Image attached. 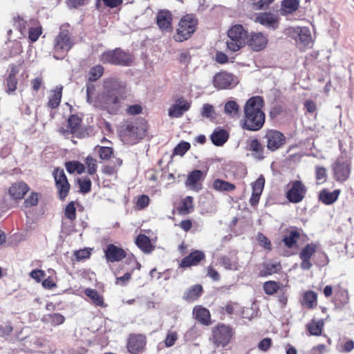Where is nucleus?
<instances>
[{"instance_id": "nucleus-44", "label": "nucleus", "mask_w": 354, "mask_h": 354, "mask_svg": "<svg viewBox=\"0 0 354 354\" xmlns=\"http://www.w3.org/2000/svg\"><path fill=\"white\" fill-rule=\"evenodd\" d=\"M317 247L313 243L306 245L299 254L300 259H310L311 257L315 253Z\"/></svg>"}, {"instance_id": "nucleus-18", "label": "nucleus", "mask_w": 354, "mask_h": 354, "mask_svg": "<svg viewBox=\"0 0 354 354\" xmlns=\"http://www.w3.org/2000/svg\"><path fill=\"white\" fill-rule=\"evenodd\" d=\"M105 256L109 262L120 261L126 257L125 251L113 244H109L105 250Z\"/></svg>"}, {"instance_id": "nucleus-23", "label": "nucleus", "mask_w": 354, "mask_h": 354, "mask_svg": "<svg viewBox=\"0 0 354 354\" xmlns=\"http://www.w3.org/2000/svg\"><path fill=\"white\" fill-rule=\"evenodd\" d=\"M205 255L203 252L199 250H196L192 252L189 256L183 258L180 262V266L183 268H187L192 266L196 265L199 261H201Z\"/></svg>"}, {"instance_id": "nucleus-9", "label": "nucleus", "mask_w": 354, "mask_h": 354, "mask_svg": "<svg viewBox=\"0 0 354 354\" xmlns=\"http://www.w3.org/2000/svg\"><path fill=\"white\" fill-rule=\"evenodd\" d=\"M55 185L60 199H64L68 194L70 185L65 175L64 169L57 168L53 171Z\"/></svg>"}, {"instance_id": "nucleus-10", "label": "nucleus", "mask_w": 354, "mask_h": 354, "mask_svg": "<svg viewBox=\"0 0 354 354\" xmlns=\"http://www.w3.org/2000/svg\"><path fill=\"white\" fill-rule=\"evenodd\" d=\"M264 139H266L268 149L271 151L279 149L286 142L284 135L280 131L273 129L267 131Z\"/></svg>"}, {"instance_id": "nucleus-31", "label": "nucleus", "mask_w": 354, "mask_h": 354, "mask_svg": "<svg viewBox=\"0 0 354 354\" xmlns=\"http://www.w3.org/2000/svg\"><path fill=\"white\" fill-rule=\"evenodd\" d=\"M203 288L201 285H195L187 290L183 295V298L188 301L196 300L201 295Z\"/></svg>"}, {"instance_id": "nucleus-55", "label": "nucleus", "mask_w": 354, "mask_h": 354, "mask_svg": "<svg viewBox=\"0 0 354 354\" xmlns=\"http://www.w3.org/2000/svg\"><path fill=\"white\" fill-rule=\"evenodd\" d=\"M8 92H14L17 89V80L15 75L10 74L6 79Z\"/></svg>"}, {"instance_id": "nucleus-60", "label": "nucleus", "mask_w": 354, "mask_h": 354, "mask_svg": "<svg viewBox=\"0 0 354 354\" xmlns=\"http://www.w3.org/2000/svg\"><path fill=\"white\" fill-rule=\"evenodd\" d=\"M38 203V196L35 192H32L31 194L24 201L26 207L35 206Z\"/></svg>"}, {"instance_id": "nucleus-53", "label": "nucleus", "mask_w": 354, "mask_h": 354, "mask_svg": "<svg viewBox=\"0 0 354 354\" xmlns=\"http://www.w3.org/2000/svg\"><path fill=\"white\" fill-rule=\"evenodd\" d=\"M65 216L70 221L76 218V208L74 202L69 203L65 208Z\"/></svg>"}, {"instance_id": "nucleus-6", "label": "nucleus", "mask_w": 354, "mask_h": 354, "mask_svg": "<svg viewBox=\"0 0 354 354\" xmlns=\"http://www.w3.org/2000/svg\"><path fill=\"white\" fill-rule=\"evenodd\" d=\"M100 61L104 64L128 66L131 65L133 57L131 54L120 48L106 51L102 54Z\"/></svg>"}, {"instance_id": "nucleus-22", "label": "nucleus", "mask_w": 354, "mask_h": 354, "mask_svg": "<svg viewBox=\"0 0 354 354\" xmlns=\"http://www.w3.org/2000/svg\"><path fill=\"white\" fill-rule=\"evenodd\" d=\"M212 143L217 147L223 146L229 138L228 132L220 127H217L210 136Z\"/></svg>"}, {"instance_id": "nucleus-11", "label": "nucleus", "mask_w": 354, "mask_h": 354, "mask_svg": "<svg viewBox=\"0 0 354 354\" xmlns=\"http://www.w3.org/2000/svg\"><path fill=\"white\" fill-rule=\"evenodd\" d=\"M238 83L236 78L231 73L220 72L213 79L214 86L218 89L231 88Z\"/></svg>"}, {"instance_id": "nucleus-32", "label": "nucleus", "mask_w": 354, "mask_h": 354, "mask_svg": "<svg viewBox=\"0 0 354 354\" xmlns=\"http://www.w3.org/2000/svg\"><path fill=\"white\" fill-rule=\"evenodd\" d=\"M136 245L144 252L147 253L151 251V244L150 239L145 234H140L136 239Z\"/></svg>"}, {"instance_id": "nucleus-39", "label": "nucleus", "mask_w": 354, "mask_h": 354, "mask_svg": "<svg viewBox=\"0 0 354 354\" xmlns=\"http://www.w3.org/2000/svg\"><path fill=\"white\" fill-rule=\"evenodd\" d=\"M121 133L122 136H127L131 140H135L138 138V128L131 123L124 125Z\"/></svg>"}, {"instance_id": "nucleus-61", "label": "nucleus", "mask_w": 354, "mask_h": 354, "mask_svg": "<svg viewBox=\"0 0 354 354\" xmlns=\"http://www.w3.org/2000/svg\"><path fill=\"white\" fill-rule=\"evenodd\" d=\"M272 345V339L269 337L263 339L258 344V348L262 351H267Z\"/></svg>"}, {"instance_id": "nucleus-43", "label": "nucleus", "mask_w": 354, "mask_h": 354, "mask_svg": "<svg viewBox=\"0 0 354 354\" xmlns=\"http://www.w3.org/2000/svg\"><path fill=\"white\" fill-rule=\"evenodd\" d=\"M44 319L45 321L50 322L54 326L62 324L65 321V317L59 313L49 314Z\"/></svg>"}, {"instance_id": "nucleus-47", "label": "nucleus", "mask_w": 354, "mask_h": 354, "mask_svg": "<svg viewBox=\"0 0 354 354\" xmlns=\"http://www.w3.org/2000/svg\"><path fill=\"white\" fill-rule=\"evenodd\" d=\"M104 68L101 65H96L92 67L89 72V81L97 80L103 74Z\"/></svg>"}, {"instance_id": "nucleus-28", "label": "nucleus", "mask_w": 354, "mask_h": 354, "mask_svg": "<svg viewBox=\"0 0 354 354\" xmlns=\"http://www.w3.org/2000/svg\"><path fill=\"white\" fill-rule=\"evenodd\" d=\"M299 6V0H283L280 13L283 16L292 14L295 12Z\"/></svg>"}, {"instance_id": "nucleus-15", "label": "nucleus", "mask_w": 354, "mask_h": 354, "mask_svg": "<svg viewBox=\"0 0 354 354\" xmlns=\"http://www.w3.org/2000/svg\"><path fill=\"white\" fill-rule=\"evenodd\" d=\"M190 108V103L183 97H178L168 110L170 118H178L183 116Z\"/></svg>"}, {"instance_id": "nucleus-36", "label": "nucleus", "mask_w": 354, "mask_h": 354, "mask_svg": "<svg viewBox=\"0 0 354 354\" xmlns=\"http://www.w3.org/2000/svg\"><path fill=\"white\" fill-rule=\"evenodd\" d=\"M94 151L98 154L102 160H108L113 153V148L110 146L97 145L94 148Z\"/></svg>"}, {"instance_id": "nucleus-13", "label": "nucleus", "mask_w": 354, "mask_h": 354, "mask_svg": "<svg viewBox=\"0 0 354 354\" xmlns=\"http://www.w3.org/2000/svg\"><path fill=\"white\" fill-rule=\"evenodd\" d=\"M306 192L305 185L300 180H295L286 193V198L291 203H298L304 198Z\"/></svg>"}, {"instance_id": "nucleus-37", "label": "nucleus", "mask_w": 354, "mask_h": 354, "mask_svg": "<svg viewBox=\"0 0 354 354\" xmlns=\"http://www.w3.org/2000/svg\"><path fill=\"white\" fill-rule=\"evenodd\" d=\"M317 295L313 291H307L303 295L301 304L303 306L311 308L316 304Z\"/></svg>"}, {"instance_id": "nucleus-40", "label": "nucleus", "mask_w": 354, "mask_h": 354, "mask_svg": "<svg viewBox=\"0 0 354 354\" xmlns=\"http://www.w3.org/2000/svg\"><path fill=\"white\" fill-rule=\"evenodd\" d=\"M84 294L89 297L92 301L97 306H103V297L95 290L91 288H86Z\"/></svg>"}, {"instance_id": "nucleus-50", "label": "nucleus", "mask_w": 354, "mask_h": 354, "mask_svg": "<svg viewBox=\"0 0 354 354\" xmlns=\"http://www.w3.org/2000/svg\"><path fill=\"white\" fill-rule=\"evenodd\" d=\"M265 184L264 178L261 176L252 184V193L261 194Z\"/></svg>"}, {"instance_id": "nucleus-4", "label": "nucleus", "mask_w": 354, "mask_h": 354, "mask_svg": "<svg viewBox=\"0 0 354 354\" xmlns=\"http://www.w3.org/2000/svg\"><path fill=\"white\" fill-rule=\"evenodd\" d=\"M67 27L66 25L62 26L58 35L55 39L54 57L57 59H62L73 45Z\"/></svg>"}, {"instance_id": "nucleus-34", "label": "nucleus", "mask_w": 354, "mask_h": 354, "mask_svg": "<svg viewBox=\"0 0 354 354\" xmlns=\"http://www.w3.org/2000/svg\"><path fill=\"white\" fill-rule=\"evenodd\" d=\"M80 122L81 119L77 115H72L68 119V127L69 129L62 130L61 131L64 135H66V133L68 132L74 133L78 129Z\"/></svg>"}, {"instance_id": "nucleus-42", "label": "nucleus", "mask_w": 354, "mask_h": 354, "mask_svg": "<svg viewBox=\"0 0 354 354\" xmlns=\"http://www.w3.org/2000/svg\"><path fill=\"white\" fill-rule=\"evenodd\" d=\"M194 209L193 198L192 196H187L183 201L181 205L179 207V212L181 214H188Z\"/></svg>"}, {"instance_id": "nucleus-12", "label": "nucleus", "mask_w": 354, "mask_h": 354, "mask_svg": "<svg viewBox=\"0 0 354 354\" xmlns=\"http://www.w3.org/2000/svg\"><path fill=\"white\" fill-rule=\"evenodd\" d=\"M231 329L225 325H220L213 330V342L217 348L225 347L230 341Z\"/></svg>"}, {"instance_id": "nucleus-54", "label": "nucleus", "mask_w": 354, "mask_h": 354, "mask_svg": "<svg viewBox=\"0 0 354 354\" xmlns=\"http://www.w3.org/2000/svg\"><path fill=\"white\" fill-rule=\"evenodd\" d=\"M85 164L87 167V172L90 175H93L96 172V169H97L96 160L88 156L85 160Z\"/></svg>"}, {"instance_id": "nucleus-29", "label": "nucleus", "mask_w": 354, "mask_h": 354, "mask_svg": "<svg viewBox=\"0 0 354 354\" xmlns=\"http://www.w3.org/2000/svg\"><path fill=\"white\" fill-rule=\"evenodd\" d=\"M63 86L61 85L57 86L52 91V94L49 97L48 106L51 109L57 108L60 103L62 98V92Z\"/></svg>"}, {"instance_id": "nucleus-46", "label": "nucleus", "mask_w": 354, "mask_h": 354, "mask_svg": "<svg viewBox=\"0 0 354 354\" xmlns=\"http://www.w3.org/2000/svg\"><path fill=\"white\" fill-rule=\"evenodd\" d=\"M281 269V264L277 262L267 263L263 266L264 275H270L277 273Z\"/></svg>"}, {"instance_id": "nucleus-19", "label": "nucleus", "mask_w": 354, "mask_h": 354, "mask_svg": "<svg viewBox=\"0 0 354 354\" xmlns=\"http://www.w3.org/2000/svg\"><path fill=\"white\" fill-rule=\"evenodd\" d=\"M159 28L163 32H170L172 30V15L167 10H161L156 18Z\"/></svg>"}, {"instance_id": "nucleus-35", "label": "nucleus", "mask_w": 354, "mask_h": 354, "mask_svg": "<svg viewBox=\"0 0 354 354\" xmlns=\"http://www.w3.org/2000/svg\"><path fill=\"white\" fill-rule=\"evenodd\" d=\"M224 112L232 118H236L239 113V106L234 100L228 101L225 104Z\"/></svg>"}, {"instance_id": "nucleus-63", "label": "nucleus", "mask_w": 354, "mask_h": 354, "mask_svg": "<svg viewBox=\"0 0 354 354\" xmlns=\"http://www.w3.org/2000/svg\"><path fill=\"white\" fill-rule=\"evenodd\" d=\"M131 277V274L126 272L123 276L118 277L116 279V284L125 286L127 284Z\"/></svg>"}, {"instance_id": "nucleus-17", "label": "nucleus", "mask_w": 354, "mask_h": 354, "mask_svg": "<svg viewBox=\"0 0 354 354\" xmlns=\"http://www.w3.org/2000/svg\"><path fill=\"white\" fill-rule=\"evenodd\" d=\"M203 176L202 171L195 169L188 175L185 181V186L194 192H199L202 189L201 180Z\"/></svg>"}, {"instance_id": "nucleus-5", "label": "nucleus", "mask_w": 354, "mask_h": 354, "mask_svg": "<svg viewBox=\"0 0 354 354\" xmlns=\"http://www.w3.org/2000/svg\"><path fill=\"white\" fill-rule=\"evenodd\" d=\"M286 35L294 39L301 50L311 48L313 46L311 33L307 27H290L286 30Z\"/></svg>"}, {"instance_id": "nucleus-51", "label": "nucleus", "mask_w": 354, "mask_h": 354, "mask_svg": "<svg viewBox=\"0 0 354 354\" xmlns=\"http://www.w3.org/2000/svg\"><path fill=\"white\" fill-rule=\"evenodd\" d=\"M122 160L120 158H115V165H107L103 168V172L108 175H113L117 172V169L121 166Z\"/></svg>"}, {"instance_id": "nucleus-64", "label": "nucleus", "mask_w": 354, "mask_h": 354, "mask_svg": "<svg viewBox=\"0 0 354 354\" xmlns=\"http://www.w3.org/2000/svg\"><path fill=\"white\" fill-rule=\"evenodd\" d=\"M258 240L261 245L268 250L271 249V243L263 234H259Z\"/></svg>"}, {"instance_id": "nucleus-14", "label": "nucleus", "mask_w": 354, "mask_h": 354, "mask_svg": "<svg viewBox=\"0 0 354 354\" xmlns=\"http://www.w3.org/2000/svg\"><path fill=\"white\" fill-rule=\"evenodd\" d=\"M146 337L142 334H131L128 339L127 349L131 354H140L145 350Z\"/></svg>"}, {"instance_id": "nucleus-56", "label": "nucleus", "mask_w": 354, "mask_h": 354, "mask_svg": "<svg viewBox=\"0 0 354 354\" xmlns=\"http://www.w3.org/2000/svg\"><path fill=\"white\" fill-rule=\"evenodd\" d=\"M80 190L82 193L86 194L90 192L91 187V181L88 178H82L79 179Z\"/></svg>"}, {"instance_id": "nucleus-21", "label": "nucleus", "mask_w": 354, "mask_h": 354, "mask_svg": "<svg viewBox=\"0 0 354 354\" xmlns=\"http://www.w3.org/2000/svg\"><path fill=\"white\" fill-rule=\"evenodd\" d=\"M29 190L28 185L24 182H18L12 185L9 189V194L13 199H21Z\"/></svg>"}, {"instance_id": "nucleus-3", "label": "nucleus", "mask_w": 354, "mask_h": 354, "mask_svg": "<svg viewBox=\"0 0 354 354\" xmlns=\"http://www.w3.org/2000/svg\"><path fill=\"white\" fill-rule=\"evenodd\" d=\"M226 45L228 50L236 52L246 44L247 32L241 25L232 26L227 32Z\"/></svg>"}, {"instance_id": "nucleus-27", "label": "nucleus", "mask_w": 354, "mask_h": 354, "mask_svg": "<svg viewBox=\"0 0 354 354\" xmlns=\"http://www.w3.org/2000/svg\"><path fill=\"white\" fill-rule=\"evenodd\" d=\"M193 314L202 324L205 326L210 324V313L207 309L201 306H196L193 310Z\"/></svg>"}, {"instance_id": "nucleus-57", "label": "nucleus", "mask_w": 354, "mask_h": 354, "mask_svg": "<svg viewBox=\"0 0 354 354\" xmlns=\"http://www.w3.org/2000/svg\"><path fill=\"white\" fill-rule=\"evenodd\" d=\"M178 339L177 333L173 330H169L166 338L165 339V344L167 347L173 346Z\"/></svg>"}, {"instance_id": "nucleus-45", "label": "nucleus", "mask_w": 354, "mask_h": 354, "mask_svg": "<svg viewBox=\"0 0 354 354\" xmlns=\"http://www.w3.org/2000/svg\"><path fill=\"white\" fill-rule=\"evenodd\" d=\"M299 236V233L297 231L292 230L288 236L283 238V241L288 248H292L296 243Z\"/></svg>"}, {"instance_id": "nucleus-1", "label": "nucleus", "mask_w": 354, "mask_h": 354, "mask_svg": "<svg viewBox=\"0 0 354 354\" xmlns=\"http://www.w3.org/2000/svg\"><path fill=\"white\" fill-rule=\"evenodd\" d=\"M91 82H87L86 86L87 102L110 114H116L121 107L122 100L127 95L126 83L118 78H108L104 82L102 92L95 97V85Z\"/></svg>"}, {"instance_id": "nucleus-16", "label": "nucleus", "mask_w": 354, "mask_h": 354, "mask_svg": "<svg viewBox=\"0 0 354 354\" xmlns=\"http://www.w3.org/2000/svg\"><path fill=\"white\" fill-rule=\"evenodd\" d=\"M256 22L272 30L277 29L279 25V17L277 15L270 12L259 13L256 17Z\"/></svg>"}, {"instance_id": "nucleus-7", "label": "nucleus", "mask_w": 354, "mask_h": 354, "mask_svg": "<svg viewBox=\"0 0 354 354\" xmlns=\"http://www.w3.org/2000/svg\"><path fill=\"white\" fill-rule=\"evenodd\" d=\"M334 179L339 183L346 181L351 173V158L346 153H342L332 166Z\"/></svg>"}, {"instance_id": "nucleus-24", "label": "nucleus", "mask_w": 354, "mask_h": 354, "mask_svg": "<svg viewBox=\"0 0 354 354\" xmlns=\"http://www.w3.org/2000/svg\"><path fill=\"white\" fill-rule=\"evenodd\" d=\"M248 149L252 152V156L259 160L264 158V148L257 139L248 141Z\"/></svg>"}, {"instance_id": "nucleus-58", "label": "nucleus", "mask_w": 354, "mask_h": 354, "mask_svg": "<svg viewBox=\"0 0 354 354\" xmlns=\"http://www.w3.org/2000/svg\"><path fill=\"white\" fill-rule=\"evenodd\" d=\"M41 34V28H30L28 31V37L31 41H36Z\"/></svg>"}, {"instance_id": "nucleus-20", "label": "nucleus", "mask_w": 354, "mask_h": 354, "mask_svg": "<svg viewBox=\"0 0 354 354\" xmlns=\"http://www.w3.org/2000/svg\"><path fill=\"white\" fill-rule=\"evenodd\" d=\"M268 43V39L261 32H252L248 39V44L250 48L255 50L259 51L263 49Z\"/></svg>"}, {"instance_id": "nucleus-52", "label": "nucleus", "mask_w": 354, "mask_h": 354, "mask_svg": "<svg viewBox=\"0 0 354 354\" xmlns=\"http://www.w3.org/2000/svg\"><path fill=\"white\" fill-rule=\"evenodd\" d=\"M279 288V284L273 281H267L263 285V290L267 295H271L275 293Z\"/></svg>"}, {"instance_id": "nucleus-62", "label": "nucleus", "mask_w": 354, "mask_h": 354, "mask_svg": "<svg viewBox=\"0 0 354 354\" xmlns=\"http://www.w3.org/2000/svg\"><path fill=\"white\" fill-rule=\"evenodd\" d=\"M149 198L147 195L140 196L137 201V206L140 209H143L149 205Z\"/></svg>"}, {"instance_id": "nucleus-38", "label": "nucleus", "mask_w": 354, "mask_h": 354, "mask_svg": "<svg viewBox=\"0 0 354 354\" xmlns=\"http://www.w3.org/2000/svg\"><path fill=\"white\" fill-rule=\"evenodd\" d=\"M67 171L70 174L77 172L79 174H82L85 170V167L82 163L78 161H69L65 164Z\"/></svg>"}, {"instance_id": "nucleus-26", "label": "nucleus", "mask_w": 354, "mask_h": 354, "mask_svg": "<svg viewBox=\"0 0 354 354\" xmlns=\"http://www.w3.org/2000/svg\"><path fill=\"white\" fill-rule=\"evenodd\" d=\"M212 187L218 192H231L235 189L236 186L226 180L216 178L212 181Z\"/></svg>"}, {"instance_id": "nucleus-41", "label": "nucleus", "mask_w": 354, "mask_h": 354, "mask_svg": "<svg viewBox=\"0 0 354 354\" xmlns=\"http://www.w3.org/2000/svg\"><path fill=\"white\" fill-rule=\"evenodd\" d=\"M26 24L27 21L21 17H17V18H15L13 26L15 29L18 31V33L17 34V37H20L21 36L24 35L26 32Z\"/></svg>"}, {"instance_id": "nucleus-8", "label": "nucleus", "mask_w": 354, "mask_h": 354, "mask_svg": "<svg viewBox=\"0 0 354 354\" xmlns=\"http://www.w3.org/2000/svg\"><path fill=\"white\" fill-rule=\"evenodd\" d=\"M198 21L193 15H187L181 18L174 39L182 42L188 39L195 32Z\"/></svg>"}, {"instance_id": "nucleus-33", "label": "nucleus", "mask_w": 354, "mask_h": 354, "mask_svg": "<svg viewBox=\"0 0 354 354\" xmlns=\"http://www.w3.org/2000/svg\"><path fill=\"white\" fill-rule=\"evenodd\" d=\"M324 326V320L319 319L318 321L312 320L308 325L307 328L310 335L319 336L322 334V328Z\"/></svg>"}, {"instance_id": "nucleus-25", "label": "nucleus", "mask_w": 354, "mask_h": 354, "mask_svg": "<svg viewBox=\"0 0 354 354\" xmlns=\"http://www.w3.org/2000/svg\"><path fill=\"white\" fill-rule=\"evenodd\" d=\"M339 194V189H335L333 192L323 189L319 192V199L325 205H332L338 199Z\"/></svg>"}, {"instance_id": "nucleus-48", "label": "nucleus", "mask_w": 354, "mask_h": 354, "mask_svg": "<svg viewBox=\"0 0 354 354\" xmlns=\"http://www.w3.org/2000/svg\"><path fill=\"white\" fill-rule=\"evenodd\" d=\"M315 178L317 181V184H322L326 182L327 178V172L326 168L321 166H316Z\"/></svg>"}, {"instance_id": "nucleus-30", "label": "nucleus", "mask_w": 354, "mask_h": 354, "mask_svg": "<svg viewBox=\"0 0 354 354\" xmlns=\"http://www.w3.org/2000/svg\"><path fill=\"white\" fill-rule=\"evenodd\" d=\"M221 263L226 270H238L240 268L238 257L235 255L231 257H223Z\"/></svg>"}, {"instance_id": "nucleus-2", "label": "nucleus", "mask_w": 354, "mask_h": 354, "mask_svg": "<svg viewBox=\"0 0 354 354\" xmlns=\"http://www.w3.org/2000/svg\"><path fill=\"white\" fill-rule=\"evenodd\" d=\"M263 98L260 96L250 97L244 106L243 128L249 131H258L265 123L266 115L262 111Z\"/></svg>"}, {"instance_id": "nucleus-59", "label": "nucleus", "mask_w": 354, "mask_h": 354, "mask_svg": "<svg viewBox=\"0 0 354 354\" xmlns=\"http://www.w3.org/2000/svg\"><path fill=\"white\" fill-rule=\"evenodd\" d=\"M214 114V109L212 105L205 104L201 110V115L207 118H212Z\"/></svg>"}, {"instance_id": "nucleus-49", "label": "nucleus", "mask_w": 354, "mask_h": 354, "mask_svg": "<svg viewBox=\"0 0 354 354\" xmlns=\"http://www.w3.org/2000/svg\"><path fill=\"white\" fill-rule=\"evenodd\" d=\"M190 149V144L187 142H180L174 149V154L183 156Z\"/></svg>"}]
</instances>
